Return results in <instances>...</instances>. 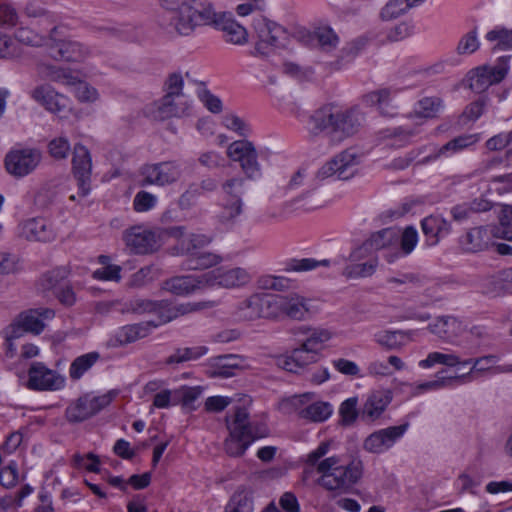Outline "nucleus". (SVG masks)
<instances>
[{"label": "nucleus", "mask_w": 512, "mask_h": 512, "mask_svg": "<svg viewBox=\"0 0 512 512\" xmlns=\"http://www.w3.org/2000/svg\"><path fill=\"white\" fill-rule=\"evenodd\" d=\"M334 441L326 440L303 456L302 461L315 467L320 474L318 484L326 490H345L357 483L363 474V463L358 458L346 460L341 454L327 456L333 449Z\"/></svg>", "instance_id": "f257e3e1"}, {"label": "nucleus", "mask_w": 512, "mask_h": 512, "mask_svg": "<svg viewBox=\"0 0 512 512\" xmlns=\"http://www.w3.org/2000/svg\"><path fill=\"white\" fill-rule=\"evenodd\" d=\"M216 305L217 302L212 300L170 305L166 302L156 303L144 299H134L130 302L129 311L134 313H154L157 316V320L119 328L114 335L115 342L119 345L135 342L148 336L152 328L170 322L181 315L211 309Z\"/></svg>", "instance_id": "f03ea898"}, {"label": "nucleus", "mask_w": 512, "mask_h": 512, "mask_svg": "<svg viewBox=\"0 0 512 512\" xmlns=\"http://www.w3.org/2000/svg\"><path fill=\"white\" fill-rule=\"evenodd\" d=\"M160 26L170 34L190 36L198 27L209 26L214 16L212 3L202 0H162Z\"/></svg>", "instance_id": "7ed1b4c3"}, {"label": "nucleus", "mask_w": 512, "mask_h": 512, "mask_svg": "<svg viewBox=\"0 0 512 512\" xmlns=\"http://www.w3.org/2000/svg\"><path fill=\"white\" fill-rule=\"evenodd\" d=\"M365 122V114L359 106L336 108L331 105L316 110L309 118L308 129L313 135L327 132L334 142L358 134Z\"/></svg>", "instance_id": "20e7f679"}, {"label": "nucleus", "mask_w": 512, "mask_h": 512, "mask_svg": "<svg viewBox=\"0 0 512 512\" xmlns=\"http://www.w3.org/2000/svg\"><path fill=\"white\" fill-rule=\"evenodd\" d=\"M279 410L284 414H296L297 417L313 424L324 423L334 413L331 402L318 397L315 392H305L282 399L279 402Z\"/></svg>", "instance_id": "39448f33"}, {"label": "nucleus", "mask_w": 512, "mask_h": 512, "mask_svg": "<svg viewBox=\"0 0 512 512\" xmlns=\"http://www.w3.org/2000/svg\"><path fill=\"white\" fill-rule=\"evenodd\" d=\"M183 235L184 227L181 226L155 230L138 226L125 231L123 241L131 253L149 254L157 251L168 239H178Z\"/></svg>", "instance_id": "423d86ee"}, {"label": "nucleus", "mask_w": 512, "mask_h": 512, "mask_svg": "<svg viewBox=\"0 0 512 512\" xmlns=\"http://www.w3.org/2000/svg\"><path fill=\"white\" fill-rule=\"evenodd\" d=\"M228 435L224 440V451L231 457L243 456L257 439L249 422V414L244 408H238L226 418Z\"/></svg>", "instance_id": "0eeeda50"}, {"label": "nucleus", "mask_w": 512, "mask_h": 512, "mask_svg": "<svg viewBox=\"0 0 512 512\" xmlns=\"http://www.w3.org/2000/svg\"><path fill=\"white\" fill-rule=\"evenodd\" d=\"M316 310L311 299L298 293H290L270 295L267 314L272 316V319L287 317L293 320H305L311 317Z\"/></svg>", "instance_id": "6e6552de"}, {"label": "nucleus", "mask_w": 512, "mask_h": 512, "mask_svg": "<svg viewBox=\"0 0 512 512\" xmlns=\"http://www.w3.org/2000/svg\"><path fill=\"white\" fill-rule=\"evenodd\" d=\"M252 29L256 38L253 55L264 57L270 55L275 49L286 47V30L268 18L264 16L254 18Z\"/></svg>", "instance_id": "1a4fd4ad"}, {"label": "nucleus", "mask_w": 512, "mask_h": 512, "mask_svg": "<svg viewBox=\"0 0 512 512\" xmlns=\"http://www.w3.org/2000/svg\"><path fill=\"white\" fill-rule=\"evenodd\" d=\"M359 246L354 249L349 258L339 256L332 261L335 272H341L349 280L371 276L377 267L376 259Z\"/></svg>", "instance_id": "9d476101"}, {"label": "nucleus", "mask_w": 512, "mask_h": 512, "mask_svg": "<svg viewBox=\"0 0 512 512\" xmlns=\"http://www.w3.org/2000/svg\"><path fill=\"white\" fill-rule=\"evenodd\" d=\"M179 239H181V251L189 255V269H206L217 265L221 261L220 256L202 251L211 241L208 236L187 233L184 230V235Z\"/></svg>", "instance_id": "9b49d317"}, {"label": "nucleus", "mask_w": 512, "mask_h": 512, "mask_svg": "<svg viewBox=\"0 0 512 512\" xmlns=\"http://www.w3.org/2000/svg\"><path fill=\"white\" fill-rule=\"evenodd\" d=\"M510 56H502L494 65H482L468 73L469 87L476 93H482L490 86L500 83L509 71Z\"/></svg>", "instance_id": "f8f14e48"}, {"label": "nucleus", "mask_w": 512, "mask_h": 512, "mask_svg": "<svg viewBox=\"0 0 512 512\" xmlns=\"http://www.w3.org/2000/svg\"><path fill=\"white\" fill-rule=\"evenodd\" d=\"M54 316V311L49 308L26 310L7 327V336L9 339H18L24 332L38 335L44 330L45 321L53 319Z\"/></svg>", "instance_id": "ddd939ff"}, {"label": "nucleus", "mask_w": 512, "mask_h": 512, "mask_svg": "<svg viewBox=\"0 0 512 512\" xmlns=\"http://www.w3.org/2000/svg\"><path fill=\"white\" fill-rule=\"evenodd\" d=\"M66 379L42 362L33 363L28 370L27 388L34 391H58L65 387Z\"/></svg>", "instance_id": "4468645a"}, {"label": "nucleus", "mask_w": 512, "mask_h": 512, "mask_svg": "<svg viewBox=\"0 0 512 512\" xmlns=\"http://www.w3.org/2000/svg\"><path fill=\"white\" fill-rule=\"evenodd\" d=\"M408 424L390 426L379 429L363 442V449L371 454H383L390 450L407 432Z\"/></svg>", "instance_id": "2eb2a0df"}, {"label": "nucleus", "mask_w": 512, "mask_h": 512, "mask_svg": "<svg viewBox=\"0 0 512 512\" xmlns=\"http://www.w3.org/2000/svg\"><path fill=\"white\" fill-rule=\"evenodd\" d=\"M208 287L236 289L251 281L250 273L242 267L218 268L206 273Z\"/></svg>", "instance_id": "dca6fc26"}, {"label": "nucleus", "mask_w": 512, "mask_h": 512, "mask_svg": "<svg viewBox=\"0 0 512 512\" xmlns=\"http://www.w3.org/2000/svg\"><path fill=\"white\" fill-rule=\"evenodd\" d=\"M209 26L222 32L225 42L233 45H244L248 42V32L244 26L238 23L231 14L217 13L214 9V16Z\"/></svg>", "instance_id": "f3484780"}, {"label": "nucleus", "mask_w": 512, "mask_h": 512, "mask_svg": "<svg viewBox=\"0 0 512 512\" xmlns=\"http://www.w3.org/2000/svg\"><path fill=\"white\" fill-rule=\"evenodd\" d=\"M49 55L55 60L80 62L91 55V49L85 44L71 39L52 40L49 44Z\"/></svg>", "instance_id": "a211bd4d"}, {"label": "nucleus", "mask_w": 512, "mask_h": 512, "mask_svg": "<svg viewBox=\"0 0 512 512\" xmlns=\"http://www.w3.org/2000/svg\"><path fill=\"white\" fill-rule=\"evenodd\" d=\"M145 184L166 185L179 177V171L173 162H147L141 169Z\"/></svg>", "instance_id": "6ab92c4d"}, {"label": "nucleus", "mask_w": 512, "mask_h": 512, "mask_svg": "<svg viewBox=\"0 0 512 512\" xmlns=\"http://www.w3.org/2000/svg\"><path fill=\"white\" fill-rule=\"evenodd\" d=\"M270 295L253 294L243 301L236 309L234 317L237 321H253L259 318L272 319L267 314Z\"/></svg>", "instance_id": "aec40b11"}, {"label": "nucleus", "mask_w": 512, "mask_h": 512, "mask_svg": "<svg viewBox=\"0 0 512 512\" xmlns=\"http://www.w3.org/2000/svg\"><path fill=\"white\" fill-rule=\"evenodd\" d=\"M393 399V394L390 389H375L371 390L366 397L362 408V417L369 421L378 420Z\"/></svg>", "instance_id": "412c9836"}, {"label": "nucleus", "mask_w": 512, "mask_h": 512, "mask_svg": "<svg viewBox=\"0 0 512 512\" xmlns=\"http://www.w3.org/2000/svg\"><path fill=\"white\" fill-rule=\"evenodd\" d=\"M208 288L207 274L177 276L167 280L164 289L179 296H187Z\"/></svg>", "instance_id": "4be33fe9"}, {"label": "nucleus", "mask_w": 512, "mask_h": 512, "mask_svg": "<svg viewBox=\"0 0 512 512\" xmlns=\"http://www.w3.org/2000/svg\"><path fill=\"white\" fill-rule=\"evenodd\" d=\"M192 101L185 94L164 95L155 103L157 116L161 119L181 117L191 108Z\"/></svg>", "instance_id": "5701e85b"}, {"label": "nucleus", "mask_w": 512, "mask_h": 512, "mask_svg": "<svg viewBox=\"0 0 512 512\" xmlns=\"http://www.w3.org/2000/svg\"><path fill=\"white\" fill-rule=\"evenodd\" d=\"M18 235L30 241H50L55 237L52 226L43 218H29L18 225Z\"/></svg>", "instance_id": "b1692460"}, {"label": "nucleus", "mask_w": 512, "mask_h": 512, "mask_svg": "<svg viewBox=\"0 0 512 512\" xmlns=\"http://www.w3.org/2000/svg\"><path fill=\"white\" fill-rule=\"evenodd\" d=\"M31 97L46 110L52 113L64 111L68 106V98L58 93L52 86L42 84L31 91Z\"/></svg>", "instance_id": "393cba45"}, {"label": "nucleus", "mask_w": 512, "mask_h": 512, "mask_svg": "<svg viewBox=\"0 0 512 512\" xmlns=\"http://www.w3.org/2000/svg\"><path fill=\"white\" fill-rule=\"evenodd\" d=\"M360 171L359 162H322L317 169L320 180H348Z\"/></svg>", "instance_id": "a878e982"}, {"label": "nucleus", "mask_w": 512, "mask_h": 512, "mask_svg": "<svg viewBox=\"0 0 512 512\" xmlns=\"http://www.w3.org/2000/svg\"><path fill=\"white\" fill-rule=\"evenodd\" d=\"M492 238L493 230L474 227L459 239V245L464 252L475 253L486 249Z\"/></svg>", "instance_id": "bb28decb"}, {"label": "nucleus", "mask_w": 512, "mask_h": 512, "mask_svg": "<svg viewBox=\"0 0 512 512\" xmlns=\"http://www.w3.org/2000/svg\"><path fill=\"white\" fill-rule=\"evenodd\" d=\"M227 156L230 160H256L274 156L269 149L257 150L255 145L246 139L236 140L229 144Z\"/></svg>", "instance_id": "cd10ccee"}, {"label": "nucleus", "mask_w": 512, "mask_h": 512, "mask_svg": "<svg viewBox=\"0 0 512 512\" xmlns=\"http://www.w3.org/2000/svg\"><path fill=\"white\" fill-rule=\"evenodd\" d=\"M470 364L471 359H461L456 353L451 351H433L425 359L418 362V366L422 369H430L435 365L462 368Z\"/></svg>", "instance_id": "c85d7f7f"}, {"label": "nucleus", "mask_w": 512, "mask_h": 512, "mask_svg": "<svg viewBox=\"0 0 512 512\" xmlns=\"http://www.w3.org/2000/svg\"><path fill=\"white\" fill-rule=\"evenodd\" d=\"M374 341L386 349H398L407 345L413 339L412 332L402 330H380L374 336Z\"/></svg>", "instance_id": "c756f323"}, {"label": "nucleus", "mask_w": 512, "mask_h": 512, "mask_svg": "<svg viewBox=\"0 0 512 512\" xmlns=\"http://www.w3.org/2000/svg\"><path fill=\"white\" fill-rule=\"evenodd\" d=\"M496 364L497 359L494 356L482 357L475 361L471 360V364L469 365V372L461 375H455V378H457V381H460L461 383H466L471 381L476 374H482L485 372L498 373L502 371H511L510 369L512 368V365L507 369H499Z\"/></svg>", "instance_id": "7c9ffc66"}, {"label": "nucleus", "mask_w": 512, "mask_h": 512, "mask_svg": "<svg viewBox=\"0 0 512 512\" xmlns=\"http://www.w3.org/2000/svg\"><path fill=\"white\" fill-rule=\"evenodd\" d=\"M398 236V232L395 229L387 228L374 233L361 246L366 247L365 250L373 256V253L378 250L389 249L395 246L398 242Z\"/></svg>", "instance_id": "2f4dec72"}, {"label": "nucleus", "mask_w": 512, "mask_h": 512, "mask_svg": "<svg viewBox=\"0 0 512 512\" xmlns=\"http://www.w3.org/2000/svg\"><path fill=\"white\" fill-rule=\"evenodd\" d=\"M392 91L387 88L371 91L362 97V101L367 106H377L380 113L387 116L394 115L392 111L394 106L392 105L393 95Z\"/></svg>", "instance_id": "473e14b6"}, {"label": "nucleus", "mask_w": 512, "mask_h": 512, "mask_svg": "<svg viewBox=\"0 0 512 512\" xmlns=\"http://www.w3.org/2000/svg\"><path fill=\"white\" fill-rule=\"evenodd\" d=\"M430 331L439 338L452 340L461 334L463 327L460 321L453 317L438 318L429 325Z\"/></svg>", "instance_id": "72a5a7b5"}, {"label": "nucleus", "mask_w": 512, "mask_h": 512, "mask_svg": "<svg viewBox=\"0 0 512 512\" xmlns=\"http://www.w3.org/2000/svg\"><path fill=\"white\" fill-rule=\"evenodd\" d=\"M479 140L477 135L469 134L454 138L443 145L435 154H429L423 160H432L438 157H451L454 152L460 151L475 144Z\"/></svg>", "instance_id": "f704fd0d"}, {"label": "nucleus", "mask_w": 512, "mask_h": 512, "mask_svg": "<svg viewBox=\"0 0 512 512\" xmlns=\"http://www.w3.org/2000/svg\"><path fill=\"white\" fill-rule=\"evenodd\" d=\"M224 191L228 196L224 203V217L227 219L235 218L242 212V202L239 197L240 182L237 180L229 182L224 187Z\"/></svg>", "instance_id": "c9c22d12"}, {"label": "nucleus", "mask_w": 512, "mask_h": 512, "mask_svg": "<svg viewBox=\"0 0 512 512\" xmlns=\"http://www.w3.org/2000/svg\"><path fill=\"white\" fill-rule=\"evenodd\" d=\"M226 508L229 512H253V491L246 486L238 487Z\"/></svg>", "instance_id": "e433bc0d"}, {"label": "nucleus", "mask_w": 512, "mask_h": 512, "mask_svg": "<svg viewBox=\"0 0 512 512\" xmlns=\"http://www.w3.org/2000/svg\"><path fill=\"white\" fill-rule=\"evenodd\" d=\"M333 337L334 332L332 330L318 327L311 329L302 343L316 356Z\"/></svg>", "instance_id": "4c0bfd02"}, {"label": "nucleus", "mask_w": 512, "mask_h": 512, "mask_svg": "<svg viewBox=\"0 0 512 512\" xmlns=\"http://www.w3.org/2000/svg\"><path fill=\"white\" fill-rule=\"evenodd\" d=\"M424 1L425 0H390L382 9L381 17L384 20L396 19L409 9L419 6Z\"/></svg>", "instance_id": "58836bf2"}, {"label": "nucleus", "mask_w": 512, "mask_h": 512, "mask_svg": "<svg viewBox=\"0 0 512 512\" xmlns=\"http://www.w3.org/2000/svg\"><path fill=\"white\" fill-rule=\"evenodd\" d=\"M95 415L90 398L87 395L79 398L76 402L68 406L66 416L69 421L80 422Z\"/></svg>", "instance_id": "ea45409f"}, {"label": "nucleus", "mask_w": 512, "mask_h": 512, "mask_svg": "<svg viewBox=\"0 0 512 512\" xmlns=\"http://www.w3.org/2000/svg\"><path fill=\"white\" fill-rule=\"evenodd\" d=\"M499 225L493 229V237L512 241V205H502L498 215Z\"/></svg>", "instance_id": "a19ab883"}, {"label": "nucleus", "mask_w": 512, "mask_h": 512, "mask_svg": "<svg viewBox=\"0 0 512 512\" xmlns=\"http://www.w3.org/2000/svg\"><path fill=\"white\" fill-rule=\"evenodd\" d=\"M99 264L102 267L93 271V278L100 281H119L121 278V267L112 264L108 256L101 255L98 257Z\"/></svg>", "instance_id": "79ce46f5"}, {"label": "nucleus", "mask_w": 512, "mask_h": 512, "mask_svg": "<svg viewBox=\"0 0 512 512\" xmlns=\"http://www.w3.org/2000/svg\"><path fill=\"white\" fill-rule=\"evenodd\" d=\"M99 359L97 352H90L77 357L69 367V375L72 379H80Z\"/></svg>", "instance_id": "37998d69"}, {"label": "nucleus", "mask_w": 512, "mask_h": 512, "mask_svg": "<svg viewBox=\"0 0 512 512\" xmlns=\"http://www.w3.org/2000/svg\"><path fill=\"white\" fill-rule=\"evenodd\" d=\"M14 37L19 43L31 47L47 46L49 49L51 42L50 38H46L28 27L18 28L14 33Z\"/></svg>", "instance_id": "c03bdc74"}, {"label": "nucleus", "mask_w": 512, "mask_h": 512, "mask_svg": "<svg viewBox=\"0 0 512 512\" xmlns=\"http://www.w3.org/2000/svg\"><path fill=\"white\" fill-rule=\"evenodd\" d=\"M422 230L427 237L436 242L439 236L448 232L449 224L440 216H429L423 219Z\"/></svg>", "instance_id": "a18cd8bd"}, {"label": "nucleus", "mask_w": 512, "mask_h": 512, "mask_svg": "<svg viewBox=\"0 0 512 512\" xmlns=\"http://www.w3.org/2000/svg\"><path fill=\"white\" fill-rule=\"evenodd\" d=\"M358 402H359L358 397L353 396V397L345 399L339 405L338 413H339L340 423L343 426H352L356 422V420L359 416Z\"/></svg>", "instance_id": "49530a36"}, {"label": "nucleus", "mask_w": 512, "mask_h": 512, "mask_svg": "<svg viewBox=\"0 0 512 512\" xmlns=\"http://www.w3.org/2000/svg\"><path fill=\"white\" fill-rule=\"evenodd\" d=\"M443 109V100L437 96L423 97L417 103L416 113L423 118H435Z\"/></svg>", "instance_id": "de8ad7c7"}, {"label": "nucleus", "mask_w": 512, "mask_h": 512, "mask_svg": "<svg viewBox=\"0 0 512 512\" xmlns=\"http://www.w3.org/2000/svg\"><path fill=\"white\" fill-rule=\"evenodd\" d=\"M208 348L206 346H195V347H185L177 349L173 354H171L166 362L168 364L182 363L191 360H197L200 357L207 354Z\"/></svg>", "instance_id": "09e8293b"}, {"label": "nucleus", "mask_w": 512, "mask_h": 512, "mask_svg": "<svg viewBox=\"0 0 512 512\" xmlns=\"http://www.w3.org/2000/svg\"><path fill=\"white\" fill-rule=\"evenodd\" d=\"M257 287L261 290L284 291L292 287V281L284 276L266 274L258 278Z\"/></svg>", "instance_id": "8fccbe9b"}, {"label": "nucleus", "mask_w": 512, "mask_h": 512, "mask_svg": "<svg viewBox=\"0 0 512 512\" xmlns=\"http://www.w3.org/2000/svg\"><path fill=\"white\" fill-rule=\"evenodd\" d=\"M202 394L200 386H181L176 389L177 405L181 404L184 408L194 410L195 402Z\"/></svg>", "instance_id": "3c124183"}, {"label": "nucleus", "mask_w": 512, "mask_h": 512, "mask_svg": "<svg viewBox=\"0 0 512 512\" xmlns=\"http://www.w3.org/2000/svg\"><path fill=\"white\" fill-rule=\"evenodd\" d=\"M452 381H457V378H455V376H437L434 380L425 381L413 386V395L418 396L427 392L440 390L449 386Z\"/></svg>", "instance_id": "603ef678"}, {"label": "nucleus", "mask_w": 512, "mask_h": 512, "mask_svg": "<svg viewBox=\"0 0 512 512\" xmlns=\"http://www.w3.org/2000/svg\"><path fill=\"white\" fill-rule=\"evenodd\" d=\"M315 39L323 51L329 52L338 46L339 38L330 27H320L315 31Z\"/></svg>", "instance_id": "864d4df0"}, {"label": "nucleus", "mask_w": 512, "mask_h": 512, "mask_svg": "<svg viewBox=\"0 0 512 512\" xmlns=\"http://www.w3.org/2000/svg\"><path fill=\"white\" fill-rule=\"evenodd\" d=\"M42 157V152L38 148L28 147L22 144H16L11 150L6 154L4 160H34L40 159Z\"/></svg>", "instance_id": "5fc2aeb1"}, {"label": "nucleus", "mask_w": 512, "mask_h": 512, "mask_svg": "<svg viewBox=\"0 0 512 512\" xmlns=\"http://www.w3.org/2000/svg\"><path fill=\"white\" fill-rule=\"evenodd\" d=\"M485 38L489 42H497V47L503 50L512 49V30L496 27L487 32Z\"/></svg>", "instance_id": "6e6d98bb"}, {"label": "nucleus", "mask_w": 512, "mask_h": 512, "mask_svg": "<svg viewBox=\"0 0 512 512\" xmlns=\"http://www.w3.org/2000/svg\"><path fill=\"white\" fill-rule=\"evenodd\" d=\"M37 162H4L5 171L14 179H21L35 171Z\"/></svg>", "instance_id": "4d7b16f0"}, {"label": "nucleus", "mask_w": 512, "mask_h": 512, "mask_svg": "<svg viewBox=\"0 0 512 512\" xmlns=\"http://www.w3.org/2000/svg\"><path fill=\"white\" fill-rule=\"evenodd\" d=\"M222 125L239 136H246L250 132L249 125L244 119L234 113H226L222 117Z\"/></svg>", "instance_id": "13d9d810"}, {"label": "nucleus", "mask_w": 512, "mask_h": 512, "mask_svg": "<svg viewBox=\"0 0 512 512\" xmlns=\"http://www.w3.org/2000/svg\"><path fill=\"white\" fill-rule=\"evenodd\" d=\"M91 170V162H75L74 174L83 195H86L90 190L89 181Z\"/></svg>", "instance_id": "bf43d9fd"}, {"label": "nucleus", "mask_w": 512, "mask_h": 512, "mask_svg": "<svg viewBox=\"0 0 512 512\" xmlns=\"http://www.w3.org/2000/svg\"><path fill=\"white\" fill-rule=\"evenodd\" d=\"M75 467L84 469L89 472L98 473L100 471L101 462L97 455L93 453L75 454L73 456Z\"/></svg>", "instance_id": "052dcab7"}, {"label": "nucleus", "mask_w": 512, "mask_h": 512, "mask_svg": "<svg viewBox=\"0 0 512 512\" xmlns=\"http://www.w3.org/2000/svg\"><path fill=\"white\" fill-rule=\"evenodd\" d=\"M418 232L416 228L412 226H407L402 234L400 239V251L402 255H409L415 249L418 244Z\"/></svg>", "instance_id": "680f3d73"}, {"label": "nucleus", "mask_w": 512, "mask_h": 512, "mask_svg": "<svg viewBox=\"0 0 512 512\" xmlns=\"http://www.w3.org/2000/svg\"><path fill=\"white\" fill-rule=\"evenodd\" d=\"M21 55L15 41L7 34L0 32V59H14Z\"/></svg>", "instance_id": "e2e57ef3"}, {"label": "nucleus", "mask_w": 512, "mask_h": 512, "mask_svg": "<svg viewBox=\"0 0 512 512\" xmlns=\"http://www.w3.org/2000/svg\"><path fill=\"white\" fill-rule=\"evenodd\" d=\"M479 45L477 30L473 29L462 36L457 45V53L460 55L472 54L479 48Z\"/></svg>", "instance_id": "0e129e2a"}, {"label": "nucleus", "mask_w": 512, "mask_h": 512, "mask_svg": "<svg viewBox=\"0 0 512 512\" xmlns=\"http://www.w3.org/2000/svg\"><path fill=\"white\" fill-rule=\"evenodd\" d=\"M67 270L65 268H56L44 274L40 281L39 286L42 290H53L57 287L60 280L67 277Z\"/></svg>", "instance_id": "69168bd1"}, {"label": "nucleus", "mask_w": 512, "mask_h": 512, "mask_svg": "<svg viewBox=\"0 0 512 512\" xmlns=\"http://www.w3.org/2000/svg\"><path fill=\"white\" fill-rule=\"evenodd\" d=\"M157 204V197L149 192H138L133 200V206L137 212H147Z\"/></svg>", "instance_id": "338daca9"}, {"label": "nucleus", "mask_w": 512, "mask_h": 512, "mask_svg": "<svg viewBox=\"0 0 512 512\" xmlns=\"http://www.w3.org/2000/svg\"><path fill=\"white\" fill-rule=\"evenodd\" d=\"M61 69L62 67L45 61L37 62L35 66L36 73L41 79L53 82H56L59 78Z\"/></svg>", "instance_id": "774afa93"}]
</instances>
